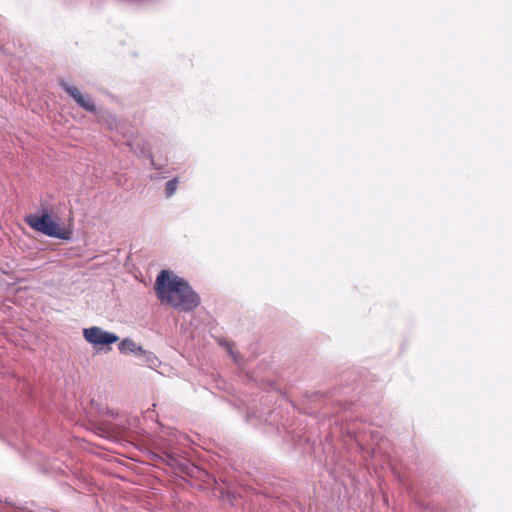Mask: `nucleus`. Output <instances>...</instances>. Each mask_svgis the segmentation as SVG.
I'll list each match as a JSON object with an SVG mask.
<instances>
[{"instance_id":"5","label":"nucleus","mask_w":512,"mask_h":512,"mask_svg":"<svg viewBox=\"0 0 512 512\" xmlns=\"http://www.w3.org/2000/svg\"><path fill=\"white\" fill-rule=\"evenodd\" d=\"M62 87L80 107L89 112L96 111L94 102L89 97H85L77 87L66 83H62Z\"/></svg>"},{"instance_id":"2","label":"nucleus","mask_w":512,"mask_h":512,"mask_svg":"<svg viewBox=\"0 0 512 512\" xmlns=\"http://www.w3.org/2000/svg\"><path fill=\"white\" fill-rule=\"evenodd\" d=\"M25 222L33 230L41 232L49 237L68 240L71 238L72 235L70 229L61 227L58 223L53 221L50 214L47 211H44L41 215H27L25 217Z\"/></svg>"},{"instance_id":"6","label":"nucleus","mask_w":512,"mask_h":512,"mask_svg":"<svg viewBox=\"0 0 512 512\" xmlns=\"http://www.w3.org/2000/svg\"><path fill=\"white\" fill-rule=\"evenodd\" d=\"M136 344L134 341L130 339H124L119 345V350L122 352L130 351L133 352L135 350Z\"/></svg>"},{"instance_id":"7","label":"nucleus","mask_w":512,"mask_h":512,"mask_svg":"<svg viewBox=\"0 0 512 512\" xmlns=\"http://www.w3.org/2000/svg\"><path fill=\"white\" fill-rule=\"evenodd\" d=\"M177 184H178L177 179H172L166 183L165 193H166L167 197H170L175 193V191L177 189Z\"/></svg>"},{"instance_id":"3","label":"nucleus","mask_w":512,"mask_h":512,"mask_svg":"<svg viewBox=\"0 0 512 512\" xmlns=\"http://www.w3.org/2000/svg\"><path fill=\"white\" fill-rule=\"evenodd\" d=\"M84 339L95 347L110 345L118 341V336L104 331L102 328L93 326L83 330Z\"/></svg>"},{"instance_id":"1","label":"nucleus","mask_w":512,"mask_h":512,"mask_svg":"<svg viewBox=\"0 0 512 512\" xmlns=\"http://www.w3.org/2000/svg\"><path fill=\"white\" fill-rule=\"evenodd\" d=\"M154 290L162 303L183 312H191L200 304L199 295L189 283L168 270H162L158 274Z\"/></svg>"},{"instance_id":"4","label":"nucleus","mask_w":512,"mask_h":512,"mask_svg":"<svg viewBox=\"0 0 512 512\" xmlns=\"http://www.w3.org/2000/svg\"><path fill=\"white\" fill-rule=\"evenodd\" d=\"M62 87L80 107L89 112L96 111L94 102L89 97H85L77 87L66 83H62Z\"/></svg>"}]
</instances>
